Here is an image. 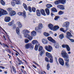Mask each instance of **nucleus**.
I'll use <instances>...</instances> for the list:
<instances>
[{
	"mask_svg": "<svg viewBox=\"0 0 74 74\" xmlns=\"http://www.w3.org/2000/svg\"><path fill=\"white\" fill-rule=\"evenodd\" d=\"M45 48L48 52H51V51H52L53 49L52 47L50 45H48V47L47 46H45Z\"/></svg>",
	"mask_w": 74,
	"mask_h": 74,
	"instance_id": "obj_4",
	"label": "nucleus"
},
{
	"mask_svg": "<svg viewBox=\"0 0 74 74\" xmlns=\"http://www.w3.org/2000/svg\"><path fill=\"white\" fill-rule=\"evenodd\" d=\"M45 11H46V12L47 15H49L50 14V12H49V9H48V8H47L45 9Z\"/></svg>",
	"mask_w": 74,
	"mask_h": 74,
	"instance_id": "obj_23",
	"label": "nucleus"
},
{
	"mask_svg": "<svg viewBox=\"0 0 74 74\" xmlns=\"http://www.w3.org/2000/svg\"><path fill=\"white\" fill-rule=\"evenodd\" d=\"M59 63L62 66L64 65V61L63 60L62 58H60L59 59Z\"/></svg>",
	"mask_w": 74,
	"mask_h": 74,
	"instance_id": "obj_10",
	"label": "nucleus"
},
{
	"mask_svg": "<svg viewBox=\"0 0 74 74\" xmlns=\"http://www.w3.org/2000/svg\"><path fill=\"white\" fill-rule=\"evenodd\" d=\"M51 16H52L53 15V13H51Z\"/></svg>",
	"mask_w": 74,
	"mask_h": 74,
	"instance_id": "obj_63",
	"label": "nucleus"
},
{
	"mask_svg": "<svg viewBox=\"0 0 74 74\" xmlns=\"http://www.w3.org/2000/svg\"><path fill=\"white\" fill-rule=\"evenodd\" d=\"M51 10L52 12H58L57 10L55 8H52Z\"/></svg>",
	"mask_w": 74,
	"mask_h": 74,
	"instance_id": "obj_25",
	"label": "nucleus"
},
{
	"mask_svg": "<svg viewBox=\"0 0 74 74\" xmlns=\"http://www.w3.org/2000/svg\"><path fill=\"white\" fill-rule=\"evenodd\" d=\"M67 36L66 37L68 38H69V36H70V37H73V36L71 35V33L69 32H67L66 33Z\"/></svg>",
	"mask_w": 74,
	"mask_h": 74,
	"instance_id": "obj_24",
	"label": "nucleus"
},
{
	"mask_svg": "<svg viewBox=\"0 0 74 74\" xmlns=\"http://www.w3.org/2000/svg\"><path fill=\"white\" fill-rule=\"evenodd\" d=\"M28 10L30 12H32V9L31 8V7L29 6H28Z\"/></svg>",
	"mask_w": 74,
	"mask_h": 74,
	"instance_id": "obj_44",
	"label": "nucleus"
},
{
	"mask_svg": "<svg viewBox=\"0 0 74 74\" xmlns=\"http://www.w3.org/2000/svg\"><path fill=\"white\" fill-rule=\"evenodd\" d=\"M60 3L62 4H64L66 3V1L64 0H60Z\"/></svg>",
	"mask_w": 74,
	"mask_h": 74,
	"instance_id": "obj_36",
	"label": "nucleus"
},
{
	"mask_svg": "<svg viewBox=\"0 0 74 74\" xmlns=\"http://www.w3.org/2000/svg\"><path fill=\"white\" fill-rule=\"evenodd\" d=\"M50 58L49 60L50 62V63H53V59L52 58V57H51Z\"/></svg>",
	"mask_w": 74,
	"mask_h": 74,
	"instance_id": "obj_49",
	"label": "nucleus"
},
{
	"mask_svg": "<svg viewBox=\"0 0 74 74\" xmlns=\"http://www.w3.org/2000/svg\"><path fill=\"white\" fill-rule=\"evenodd\" d=\"M17 14L18 15H23V16H24V18L26 17V12H25V11L23 12V13L19 12Z\"/></svg>",
	"mask_w": 74,
	"mask_h": 74,
	"instance_id": "obj_7",
	"label": "nucleus"
},
{
	"mask_svg": "<svg viewBox=\"0 0 74 74\" xmlns=\"http://www.w3.org/2000/svg\"><path fill=\"white\" fill-rule=\"evenodd\" d=\"M36 14L37 15L39 16H41V14H40L39 10H36Z\"/></svg>",
	"mask_w": 74,
	"mask_h": 74,
	"instance_id": "obj_29",
	"label": "nucleus"
},
{
	"mask_svg": "<svg viewBox=\"0 0 74 74\" xmlns=\"http://www.w3.org/2000/svg\"><path fill=\"white\" fill-rule=\"evenodd\" d=\"M6 36H7L8 40H9L10 42H11V43H12V42L11 41V40H10V37H9V36H8V34H7V33H6Z\"/></svg>",
	"mask_w": 74,
	"mask_h": 74,
	"instance_id": "obj_46",
	"label": "nucleus"
},
{
	"mask_svg": "<svg viewBox=\"0 0 74 74\" xmlns=\"http://www.w3.org/2000/svg\"><path fill=\"white\" fill-rule=\"evenodd\" d=\"M54 3L56 5H58L59 4H60V1H56Z\"/></svg>",
	"mask_w": 74,
	"mask_h": 74,
	"instance_id": "obj_31",
	"label": "nucleus"
},
{
	"mask_svg": "<svg viewBox=\"0 0 74 74\" xmlns=\"http://www.w3.org/2000/svg\"><path fill=\"white\" fill-rule=\"evenodd\" d=\"M23 6L24 8L25 9V10L27 11L28 10V9L27 7V5H26L25 3H23Z\"/></svg>",
	"mask_w": 74,
	"mask_h": 74,
	"instance_id": "obj_35",
	"label": "nucleus"
},
{
	"mask_svg": "<svg viewBox=\"0 0 74 74\" xmlns=\"http://www.w3.org/2000/svg\"><path fill=\"white\" fill-rule=\"evenodd\" d=\"M43 27V26L42 25V24L41 23H40L39 24L38 26V27H36L35 29V30L36 31H37V32H38L39 30H41V29H42V27Z\"/></svg>",
	"mask_w": 74,
	"mask_h": 74,
	"instance_id": "obj_5",
	"label": "nucleus"
},
{
	"mask_svg": "<svg viewBox=\"0 0 74 74\" xmlns=\"http://www.w3.org/2000/svg\"><path fill=\"white\" fill-rule=\"evenodd\" d=\"M69 39V40H70L71 42H74V40L73 39L70 38Z\"/></svg>",
	"mask_w": 74,
	"mask_h": 74,
	"instance_id": "obj_55",
	"label": "nucleus"
},
{
	"mask_svg": "<svg viewBox=\"0 0 74 74\" xmlns=\"http://www.w3.org/2000/svg\"><path fill=\"white\" fill-rule=\"evenodd\" d=\"M13 24H14V21H12L11 22L9 23L8 24V25L9 26H12Z\"/></svg>",
	"mask_w": 74,
	"mask_h": 74,
	"instance_id": "obj_40",
	"label": "nucleus"
},
{
	"mask_svg": "<svg viewBox=\"0 0 74 74\" xmlns=\"http://www.w3.org/2000/svg\"><path fill=\"white\" fill-rule=\"evenodd\" d=\"M21 72L23 73V69H21Z\"/></svg>",
	"mask_w": 74,
	"mask_h": 74,
	"instance_id": "obj_62",
	"label": "nucleus"
},
{
	"mask_svg": "<svg viewBox=\"0 0 74 74\" xmlns=\"http://www.w3.org/2000/svg\"><path fill=\"white\" fill-rule=\"evenodd\" d=\"M42 41L44 44H48V41H47L46 39H43L42 40Z\"/></svg>",
	"mask_w": 74,
	"mask_h": 74,
	"instance_id": "obj_17",
	"label": "nucleus"
},
{
	"mask_svg": "<svg viewBox=\"0 0 74 74\" xmlns=\"http://www.w3.org/2000/svg\"><path fill=\"white\" fill-rule=\"evenodd\" d=\"M22 32L24 35V37L25 38H28V39L29 40V41L32 40V39L33 38L32 36H30L29 34L27 33H30L29 31L26 29H24L23 30Z\"/></svg>",
	"mask_w": 74,
	"mask_h": 74,
	"instance_id": "obj_1",
	"label": "nucleus"
},
{
	"mask_svg": "<svg viewBox=\"0 0 74 74\" xmlns=\"http://www.w3.org/2000/svg\"><path fill=\"white\" fill-rule=\"evenodd\" d=\"M17 24L18 25V27H20V28H21L22 27V24L20 22H18L17 23Z\"/></svg>",
	"mask_w": 74,
	"mask_h": 74,
	"instance_id": "obj_32",
	"label": "nucleus"
},
{
	"mask_svg": "<svg viewBox=\"0 0 74 74\" xmlns=\"http://www.w3.org/2000/svg\"><path fill=\"white\" fill-rule=\"evenodd\" d=\"M8 14L7 11L4 10L3 9H0V17H1L2 15H6Z\"/></svg>",
	"mask_w": 74,
	"mask_h": 74,
	"instance_id": "obj_3",
	"label": "nucleus"
},
{
	"mask_svg": "<svg viewBox=\"0 0 74 74\" xmlns=\"http://www.w3.org/2000/svg\"><path fill=\"white\" fill-rule=\"evenodd\" d=\"M33 48V47H32V44L31 43H28L25 45V48L26 49H28L29 48Z\"/></svg>",
	"mask_w": 74,
	"mask_h": 74,
	"instance_id": "obj_11",
	"label": "nucleus"
},
{
	"mask_svg": "<svg viewBox=\"0 0 74 74\" xmlns=\"http://www.w3.org/2000/svg\"><path fill=\"white\" fill-rule=\"evenodd\" d=\"M12 69H13V71L15 73H16V70H15V68H14V66H12Z\"/></svg>",
	"mask_w": 74,
	"mask_h": 74,
	"instance_id": "obj_53",
	"label": "nucleus"
},
{
	"mask_svg": "<svg viewBox=\"0 0 74 74\" xmlns=\"http://www.w3.org/2000/svg\"><path fill=\"white\" fill-rule=\"evenodd\" d=\"M46 6L47 8H50L51 7H53L52 5L49 4H47Z\"/></svg>",
	"mask_w": 74,
	"mask_h": 74,
	"instance_id": "obj_27",
	"label": "nucleus"
},
{
	"mask_svg": "<svg viewBox=\"0 0 74 74\" xmlns=\"http://www.w3.org/2000/svg\"><path fill=\"white\" fill-rule=\"evenodd\" d=\"M58 8L60 9V10H64V6L63 5H59L57 6Z\"/></svg>",
	"mask_w": 74,
	"mask_h": 74,
	"instance_id": "obj_12",
	"label": "nucleus"
},
{
	"mask_svg": "<svg viewBox=\"0 0 74 74\" xmlns=\"http://www.w3.org/2000/svg\"><path fill=\"white\" fill-rule=\"evenodd\" d=\"M49 69H50V66H49V64H48L47 65V69L48 70H49Z\"/></svg>",
	"mask_w": 74,
	"mask_h": 74,
	"instance_id": "obj_47",
	"label": "nucleus"
},
{
	"mask_svg": "<svg viewBox=\"0 0 74 74\" xmlns=\"http://www.w3.org/2000/svg\"><path fill=\"white\" fill-rule=\"evenodd\" d=\"M32 66L34 67L35 69H36L37 68V67L34 65H33Z\"/></svg>",
	"mask_w": 74,
	"mask_h": 74,
	"instance_id": "obj_60",
	"label": "nucleus"
},
{
	"mask_svg": "<svg viewBox=\"0 0 74 74\" xmlns=\"http://www.w3.org/2000/svg\"><path fill=\"white\" fill-rule=\"evenodd\" d=\"M61 55L64 58V60L66 59H69V56L66 53V51L65 50H62L61 52Z\"/></svg>",
	"mask_w": 74,
	"mask_h": 74,
	"instance_id": "obj_2",
	"label": "nucleus"
},
{
	"mask_svg": "<svg viewBox=\"0 0 74 74\" xmlns=\"http://www.w3.org/2000/svg\"><path fill=\"white\" fill-rule=\"evenodd\" d=\"M43 50V48L41 46H40L39 47L38 51L39 52H40L41 51H42V50Z\"/></svg>",
	"mask_w": 74,
	"mask_h": 74,
	"instance_id": "obj_37",
	"label": "nucleus"
},
{
	"mask_svg": "<svg viewBox=\"0 0 74 74\" xmlns=\"http://www.w3.org/2000/svg\"><path fill=\"white\" fill-rule=\"evenodd\" d=\"M16 31L17 34H19V29L18 27L16 28Z\"/></svg>",
	"mask_w": 74,
	"mask_h": 74,
	"instance_id": "obj_34",
	"label": "nucleus"
},
{
	"mask_svg": "<svg viewBox=\"0 0 74 74\" xmlns=\"http://www.w3.org/2000/svg\"><path fill=\"white\" fill-rule=\"evenodd\" d=\"M7 50L8 51H9V53H11V51L9 49H8Z\"/></svg>",
	"mask_w": 74,
	"mask_h": 74,
	"instance_id": "obj_57",
	"label": "nucleus"
},
{
	"mask_svg": "<svg viewBox=\"0 0 74 74\" xmlns=\"http://www.w3.org/2000/svg\"><path fill=\"white\" fill-rule=\"evenodd\" d=\"M54 46L56 48H58V47H59V45H58V43H56V42L55 43H54Z\"/></svg>",
	"mask_w": 74,
	"mask_h": 74,
	"instance_id": "obj_30",
	"label": "nucleus"
},
{
	"mask_svg": "<svg viewBox=\"0 0 74 74\" xmlns=\"http://www.w3.org/2000/svg\"><path fill=\"white\" fill-rule=\"evenodd\" d=\"M32 44L34 45V44H36V45H38V42L37 41L34 40L32 41Z\"/></svg>",
	"mask_w": 74,
	"mask_h": 74,
	"instance_id": "obj_21",
	"label": "nucleus"
},
{
	"mask_svg": "<svg viewBox=\"0 0 74 74\" xmlns=\"http://www.w3.org/2000/svg\"><path fill=\"white\" fill-rule=\"evenodd\" d=\"M40 12L42 14V15H44V16H46V14H45V11L43 9H41L40 10Z\"/></svg>",
	"mask_w": 74,
	"mask_h": 74,
	"instance_id": "obj_19",
	"label": "nucleus"
},
{
	"mask_svg": "<svg viewBox=\"0 0 74 74\" xmlns=\"http://www.w3.org/2000/svg\"><path fill=\"white\" fill-rule=\"evenodd\" d=\"M60 18V17L59 16H56L55 18H54V20L55 21H58V19Z\"/></svg>",
	"mask_w": 74,
	"mask_h": 74,
	"instance_id": "obj_42",
	"label": "nucleus"
},
{
	"mask_svg": "<svg viewBox=\"0 0 74 74\" xmlns=\"http://www.w3.org/2000/svg\"><path fill=\"white\" fill-rule=\"evenodd\" d=\"M65 61V65L66 67H68L69 66V58H66L64 60Z\"/></svg>",
	"mask_w": 74,
	"mask_h": 74,
	"instance_id": "obj_9",
	"label": "nucleus"
},
{
	"mask_svg": "<svg viewBox=\"0 0 74 74\" xmlns=\"http://www.w3.org/2000/svg\"><path fill=\"white\" fill-rule=\"evenodd\" d=\"M17 60L19 61V62H20V63H22V61H21V60H19V58H18Z\"/></svg>",
	"mask_w": 74,
	"mask_h": 74,
	"instance_id": "obj_58",
	"label": "nucleus"
},
{
	"mask_svg": "<svg viewBox=\"0 0 74 74\" xmlns=\"http://www.w3.org/2000/svg\"><path fill=\"white\" fill-rule=\"evenodd\" d=\"M34 64H37V65H38L37 64V63H36V62H34Z\"/></svg>",
	"mask_w": 74,
	"mask_h": 74,
	"instance_id": "obj_61",
	"label": "nucleus"
},
{
	"mask_svg": "<svg viewBox=\"0 0 74 74\" xmlns=\"http://www.w3.org/2000/svg\"><path fill=\"white\" fill-rule=\"evenodd\" d=\"M68 29H66V31H64H64H63V32H64V33H66V32H67V30Z\"/></svg>",
	"mask_w": 74,
	"mask_h": 74,
	"instance_id": "obj_59",
	"label": "nucleus"
},
{
	"mask_svg": "<svg viewBox=\"0 0 74 74\" xmlns=\"http://www.w3.org/2000/svg\"><path fill=\"white\" fill-rule=\"evenodd\" d=\"M62 47L63 48H66L67 51L70 52V48L69 47V46L67 45H62Z\"/></svg>",
	"mask_w": 74,
	"mask_h": 74,
	"instance_id": "obj_6",
	"label": "nucleus"
},
{
	"mask_svg": "<svg viewBox=\"0 0 74 74\" xmlns=\"http://www.w3.org/2000/svg\"><path fill=\"white\" fill-rule=\"evenodd\" d=\"M46 56H47L49 58H51L52 57V55L51 53H49L47 52L46 53Z\"/></svg>",
	"mask_w": 74,
	"mask_h": 74,
	"instance_id": "obj_18",
	"label": "nucleus"
},
{
	"mask_svg": "<svg viewBox=\"0 0 74 74\" xmlns=\"http://www.w3.org/2000/svg\"><path fill=\"white\" fill-rule=\"evenodd\" d=\"M35 50V51H37L38 50V45H36Z\"/></svg>",
	"mask_w": 74,
	"mask_h": 74,
	"instance_id": "obj_52",
	"label": "nucleus"
},
{
	"mask_svg": "<svg viewBox=\"0 0 74 74\" xmlns=\"http://www.w3.org/2000/svg\"><path fill=\"white\" fill-rule=\"evenodd\" d=\"M11 4L13 7H14L15 5V4H16V3H15V1H12L11 2Z\"/></svg>",
	"mask_w": 74,
	"mask_h": 74,
	"instance_id": "obj_33",
	"label": "nucleus"
},
{
	"mask_svg": "<svg viewBox=\"0 0 74 74\" xmlns=\"http://www.w3.org/2000/svg\"><path fill=\"white\" fill-rule=\"evenodd\" d=\"M45 60L47 62H49V59H48V58L47 57H46L45 58Z\"/></svg>",
	"mask_w": 74,
	"mask_h": 74,
	"instance_id": "obj_54",
	"label": "nucleus"
},
{
	"mask_svg": "<svg viewBox=\"0 0 74 74\" xmlns=\"http://www.w3.org/2000/svg\"><path fill=\"white\" fill-rule=\"evenodd\" d=\"M7 10L8 11H11L12 10V8H7Z\"/></svg>",
	"mask_w": 74,
	"mask_h": 74,
	"instance_id": "obj_48",
	"label": "nucleus"
},
{
	"mask_svg": "<svg viewBox=\"0 0 74 74\" xmlns=\"http://www.w3.org/2000/svg\"><path fill=\"white\" fill-rule=\"evenodd\" d=\"M25 43H28L29 42V40L27 39H26L25 40Z\"/></svg>",
	"mask_w": 74,
	"mask_h": 74,
	"instance_id": "obj_43",
	"label": "nucleus"
},
{
	"mask_svg": "<svg viewBox=\"0 0 74 74\" xmlns=\"http://www.w3.org/2000/svg\"><path fill=\"white\" fill-rule=\"evenodd\" d=\"M60 31H61V32H63V31H64V29H63V28H60Z\"/></svg>",
	"mask_w": 74,
	"mask_h": 74,
	"instance_id": "obj_56",
	"label": "nucleus"
},
{
	"mask_svg": "<svg viewBox=\"0 0 74 74\" xmlns=\"http://www.w3.org/2000/svg\"><path fill=\"white\" fill-rule=\"evenodd\" d=\"M59 38L60 39H62L64 38V35L63 34H62L59 35Z\"/></svg>",
	"mask_w": 74,
	"mask_h": 74,
	"instance_id": "obj_28",
	"label": "nucleus"
},
{
	"mask_svg": "<svg viewBox=\"0 0 74 74\" xmlns=\"http://www.w3.org/2000/svg\"><path fill=\"white\" fill-rule=\"evenodd\" d=\"M10 17H6L5 18V21L6 22H9L10 21Z\"/></svg>",
	"mask_w": 74,
	"mask_h": 74,
	"instance_id": "obj_14",
	"label": "nucleus"
},
{
	"mask_svg": "<svg viewBox=\"0 0 74 74\" xmlns=\"http://www.w3.org/2000/svg\"><path fill=\"white\" fill-rule=\"evenodd\" d=\"M59 29V27L58 26V25H56L53 28V30L54 31H56L58 30Z\"/></svg>",
	"mask_w": 74,
	"mask_h": 74,
	"instance_id": "obj_16",
	"label": "nucleus"
},
{
	"mask_svg": "<svg viewBox=\"0 0 74 74\" xmlns=\"http://www.w3.org/2000/svg\"><path fill=\"white\" fill-rule=\"evenodd\" d=\"M45 53V51L43 49L39 53V55H40V56H42V55H43V54H44Z\"/></svg>",
	"mask_w": 74,
	"mask_h": 74,
	"instance_id": "obj_22",
	"label": "nucleus"
},
{
	"mask_svg": "<svg viewBox=\"0 0 74 74\" xmlns=\"http://www.w3.org/2000/svg\"><path fill=\"white\" fill-rule=\"evenodd\" d=\"M47 39L53 43H55V40H53L51 37H48Z\"/></svg>",
	"mask_w": 74,
	"mask_h": 74,
	"instance_id": "obj_13",
	"label": "nucleus"
},
{
	"mask_svg": "<svg viewBox=\"0 0 74 74\" xmlns=\"http://www.w3.org/2000/svg\"><path fill=\"white\" fill-rule=\"evenodd\" d=\"M44 36H46V37H48L49 36V33L47 32H45L44 34Z\"/></svg>",
	"mask_w": 74,
	"mask_h": 74,
	"instance_id": "obj_39",
	"label": "nucleus"
},
{
	"mask_svg": "<svg viewBox=\"0 0 74 74\" xmlns=\"http://www.w3.org/2000/svg\"><path fill=\"white\" fill-rule=\"evenodd\" d=\"M48 27L51 30H53V25L51 24H49L48 25Z\"/></svg>",
	"mask_w": 74,
	"mask_h": 74,
	"instance_id": "obj_20",
	"label": "nucleus"
},
{
	"mask_svg": "<svg viewBox=\"0 0 74 74\" xmlns=\"http://www.w3.org/2000/svg\"><path fill=\"white\" fill-rule=\"evenodd\" d=\"M64 14V12H62L61 11H60L58 12V14L59 15H62V14Z\"/></svg>",
	"mask_w": 74,
	"mask_h": 74,
	"instance_id": "obj_45",
	"label": "nucleus"
},
{
	"mask_svg": "<svg viewBox=\"0 0 74 74\" xmlns=\"http://www.w3.org/2000/svg\"><path fill=\"white\" fill-rule=\"evenodd\" d=\"M32 10L33 12H36V8L34 7H33L32 8Z\"/></svg>",
	"mask_w": 74,
	"mask_h": 74,
	"instance_id": "obj_51",
	"label": "nucleus"
},
{
	"mask_svg": "<svg viewBox=\"0 0 74 74\" xmlns=\"http://www.w3.org/2000/svg\"><path fill=\"white\" fill-rule=\"evenodd\" d=\"M9 15L10 16H14L15 15H16V12L14 11H12L11 12H10L9 13Z\"/></svg>",
	"mask_w": 74,
	"mask_h": 74,
	"instance_id": "obj_15",
	"label": "nucleus"
},
{
	"mask_svg": "<svg viewBox=\"0 0 74 74\" xmlns=\"http://www.w3.org/2000/svg\"><path fill=\"white\" fill-rule=\"evenodd\" d=\"M68 54H71V52L70 51H69L68 52Z\"/></svg>",
	"mask_w": 74,
	"mask_h": 74,
	"instance_id": "obj_64",
	"label": "nucleus"
},
{
	"mask_svg": "<svg viewBox=\"0 0 74 74\" xmlns=\"http://www.w3.org/2000/svg\"><path fill=\"white\" fill-rule=\"evenodd\" d=\"M0 44L1 45H3V46L5 47H6V45H7L5 44L4 43H1V42H0Z\"/></svg>",
	"mask_w": 74,
	"mask_h": 74,
	"instance_id": "obj_50",
	"label": "nucleus"
},
{
	"mask_svg": "<svg viewBox=\"0 0 74 74\" xmlns=\"http://www.w3.org/2000/svg\"><path fill=\"white\" fill-rule=\"evenodd\" d=\"M1 3L3 5H5V2H4V1L3 0L1 1Z\"/></svg>",
	"mask_w": 74,
	"mask_h": 74,
	"instance_id": "obj_41",
	"label": "nucleus"
},
{
	"mask_svg": "<svg viewBox=\"0 0 74 74\" xmlns=\"http://www.w3.org/2000/svg\"><path fill=\"white\" fill-rule=\"evenodd\" d=\"M64 26H65L66 29H69V25H70V23L68 21L66 22H65L64 24Z\"/></svg>",
	"mask_w": 74,
	"mask_h": 74,
	"instance_id": "obj_8",
	"label": "nucleus"
},
{
	"mask_svg": "<svg viewBox=\"0 0 74 74\" xmlns=\"http://www.w3.org/2000/svg\"><path fill=\"white\" fill-rule=\"evenodd\" d=\"M15 1L16 4L18 5L21 4V1H20L16 0Z\"/></svg>",
	"mask_w": 74,
	"mask_h": 74,
	"instance_id": "obj_38",
	"label": "nucleus"
},
{
	"mask_svg": "<svg viewBox=\"0 0 74 74\" xmlns=\"http://www.w3.org/2000/svg\"><path fill=\"white\" fill-rule=\"evenodd\" d=\"M31 34L32 36H35L36 35V32L34 31H33L31 32Z\"/></svg>",
	"mask_w": 74,
	"mask_h": 74,
	"instance_id": "obj_26",
	"label": "nucleus"
}]
</instances>
